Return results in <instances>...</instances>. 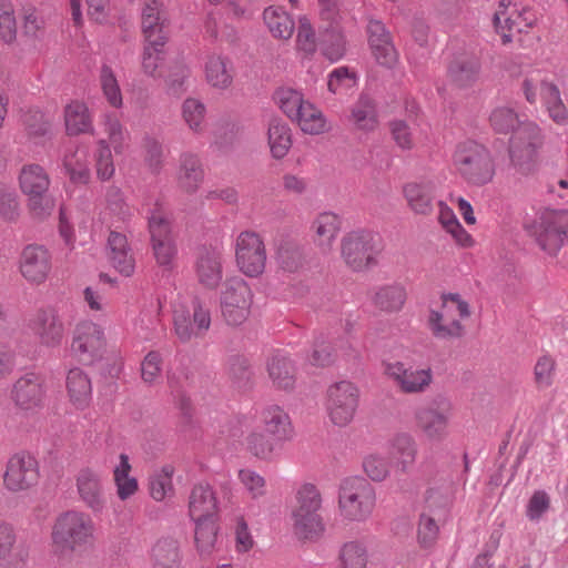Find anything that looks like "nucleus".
<instances>
[{
	"instance_id": "obj_35",
	"label": "nucleus",
	"mask_w": 568,
	"mask_h": 568,
	"mask_svg": "<svg viewBox=\"0 0 568 568\" xmlns=\"http://www.w3.org/2000/svg\"><path fill=\"white\" fill-rule=\"evenodd\" d=\"M63 168L74 184H87L91 178L89 152L84 146L68 150L63 158Z\"/></svg>"
},
{
	"instance_id": "obj_7",
	"label": "nucleus",
	"mask_w": 568,
	"mask_h": 568,
	"mask_svg": "<svg viewBox=\"0 0 568 568\" xmlns=\"http://www.w3.org/2000/svg\"><path fill=\"white\" fill-rule=\"evenodd\" d=\"M379 252V237L372 231L355 230L342 237L341 256L345 264L355 272L375 266Z\"/></svg>"
},
{
	"instance_id": "obj_49",
	"label": "nucleus",
	"mask_w": 568,
	"mask_h": 568,
	"mask_svg": "<svg viewBox=\"0 0 568 568\" xmlns=\"http://www.w3.org/2000/svg\"><path fill=\"white\" fill-rule=\"evenodd\" d=\"M207 82L215 88L225 89L232 83V73L229 61L222 57H210L205 65Z\"/></svg>"
},
{
	"instance_id": "obj_43",
	"label": "nucleus",
	"mask_w": 568,
	"mask_h": 568,
	"mask_svg": "<svg viewBox=\"0 0 568 568\" xmlns=\"http://www.w3.org/2000/svg\"><path fill=\"white\" fill-rule=\"evenodd\" d=\"M131 216V210L120 189L111 186L105 194V206L102 219L105 223L125 222Z\"/></svg>"
},
{
	"instance_id": "obj_5",
	"label": "nucleus",
	"mask_w": 568,
	"mask_h": 568,
	"mask_svg": "<svg viewBox=\"0 0 568 568\" xmlns=\"http://www.w3.org/2000/svg\"><path fill=\"white\" fill-rule=\"evenodd\" d=\"M19 184L27 196V206L32 217L44 220L54 209V201L49 194L50 178L39 164H27L19 174Z\"/></svg>"
},
{
	"instance_id": "obj_11",
	"label": "nucleus",
	"mask_w": 568,
	"mask_h": 568,
	"mask_svg": "<svg viewBox=\"0 0 568 568\" xmlns=\"http://www.w3.org/2000/svg\"><path fill=\"white\" fill-rule=\"evenodd\" d=\"M252 305V291L241 277H231L221 293V312L231 326L242 325L248 317Z\"/></svg>"
},
{
	"instance_id": "obj_28",
	"label": "nucleus",
	"mask_w": 568,
	"mask_h": 568,
	"mask_svg": "<svg viewBox=\"0 0 568 568\" xmlns=\"http://www.w3.org/2000/svg\"><path fill=\"white\" fill-rule=\"evenodd\" d=\"M65 388L71 405L80 410L89 407L92 400V382L81 368L70 369L65 378Z\"/></svg>"
},
{
	"instance_id": "obj_61",
	"label": "nucleus",
	"mask_w": 568,
	"mask_h": 568,
	"mask_svg": "<svg viewBox=\"0 0 568 568\" xmlns=\"http://www.w3.org/2000/svg\"><path fill=\"white\" fill-rule=\"evenodd\" d=\"M296 47L298 51L305 54H313L316 51L315 31L306 17L298 19Z\"/></svg>"
},
{
	"instance_id": "obj_9",
	"label": "nucleus",
	"mask_w": 568,
	"mask_h": 568,
	"mask_svg": "<svg viewBox=\"0 0 568 568\" xmlns=\"http://www.w3.org/2000/svg\"><path fill=\"white\" fill-rule=\"evenodd\" d=\"M358 404L359 389L349 381L336 382L326 389L325 409L335 426H347L354 419Z\"/></svg>"
},
{
	"instance_id": "obj_31",
	"label": "nucleus",
	"mask_w": 568,
	"mask_h": 568,
	"mask_svg": "<svg viewBox=\"0 0 568 568\" xmlns=\"http://www.w3.org/2000/svg\"><path fill=\"white\" fill-rule=\"evenodd\" d=\"M178 184L186 193H194L199 190L204 180V170L196 154L184 152L180 156L178 171Z\"/></svg>"
},
{
	"instance_id": "obj_21",
	"label": "nucleus",
	"mask_w": 568,
	"mask_h": 568,
	"mask_svg": "<svg viewBox=\"0 0 568 568\" xmlns=\"http://www.w3.org/2000/svg\"><path fill=\"white\" fill-rule=\"evenodd\" d=\"M194 273L197 282L215 290L223 278V253L216 247H202L196 254Z\"/></svg>"
},
{
	"instance_id": "obj_36",
	"label": "nucleus",
	"mask_w": 568,
	"mask_h": 568,
	"mask_svg": "<svg viewBox=\"0 0 568 568\" xmlns=\"http://www.w3.org/2000/svg\"><path fill=\"white\" fill-rule=\"evenodd\" d=\"M132 466L126 454L119 455L118 463L114 465L112 475L116 495L120 500H126L139 490L138 479L131 476Z\"/></svg>"
},
{
	"instance_id": "obj_46",
	"label": "nucleus",
	"mask_w": 568,
	"mask_h": 568,
	"mask_svg": "<svg viewBox=\"0 0 568 568\" xmlns=\"http://www.w3.org/2000/svg\"><path fill=\"white\" fill-rule=\"evenodd\" d=\"M283 443L275 440L274 436H270L265 430H253L246 437L247 449L257 458L268 460Z\"/></svg>"
},
{
	"instance_id": "obj_23",
	"label": "nucleus",
	"mask_w": 568,
	"mask_h": 568,
	"mask_svg": "<svg viewBox=\"0 0 568 568\" xmlns=\"http://www.w3.org/2000/svg\"><path fill=\"white\" fill-rule=\"evenodd\" d=\"M388 454L395 469L402 474H407L417 460L418 446L409 433L400 432L389 439Z\"/></svg>"
},
{
	"instance_id": "obj_10",
	"label": "nucleus",
	"mask_w": 568,
	"mask_h": 568,
	"mask_svg": "<svg viewBox=\"0 0 568 568\" xmlns=\"http://www.w3.org/2000/svg\"><path fill=\"white\" fill-rule=\"evenodd\" d=\"M534 234L542 251L556 255L568 243V210L547 209L541 212Z\"/></svg>"
},
{
	"instance_id": "obj_34",
	"label": "nucleus",
	"mask_w": 568,
	"mask_h": 568,
	"mask_svg": "<svg viewBox=\"0 0 568 568\" xmlns=\"http://www.w3.org/2000/svg\"><path fill=\"white\" fill-rule=\"evenodd\" d=\"M341 219L333 212L320 213L312 223L315 243L323 250L329 251L341 231Z\"/></svg>"
},
{
	"instance_id": "obj_6",
	"label": "nucleus",
	"mask_w": 568,
	"mask_h": 568,
	"mask_svg": "<svg viewBox=\"0 0 568 568\" xmlns=\"http://www.w3.org/2000/svg\"><path fill=\"white\" fill-rule=\"evenodd\" d=\"M545 142L542 130L532 121H524L514 131L509 140V156L511 164L521 174L534 171Z\"/></svg>"
},
{
	"instance_id": "obj_26",
	"label": "nucleus",
	"mask_w": 568,
	"mask_h": 568,
	"mask_svg": "<svg viewBox=\"0 0 568 568\" xmlns=\"http://www.w3.org/2000/svg\"><path fill=\"white\" fill-rule=\"evenodd\" d=\"M109 260L113 267L124 276H131L135 270V257L126 236L111 232L108 237Z\"/></svg>"
},
{
	"instance_id": "obj_41",
	"label": "nucleus",
	"mask_w": 568,
	"mask_h": 568,
	"mask_svg": "<svg viewBox=\"0 0 568 568\" xmlns=\"http://www.w3.org/2000/svg\"><path fill=\"white\" fill-rule=\"evenodd\" d=\"M267 141L273 158L283 159L292 146L291 129L284 121L272 119L268 124Z\"/></svg>"
},
{
	"instance_id": "obj_18",
	"label": "nucleus",
	"mask_w": 568,
	"mask_h": 568,
	"mask_svg": "<svg viewBox=\"0 0 568 568\" xmlns=\"http://www.w3.org/2000/svg\"><path fill=\"white\" fill-rule=\"evenodd\" d=\"M47 390L43 379L34 374L27 373L17 379L11 389V399L14 405L26 412H33L43 407Z\"/></svg>"
},
{
	"instance_id": "obj_32",
	"label": "nucleus",
	"mask_w": 568,
	"mask_h": 568,
	"mask_svg": "<svg viewBox=\"0 0 568 568\" xmlns=\"http://www.w3.org/2000/svg\"><path fill=\"white\" fill-rule=\"evenodd\" d=\"M348 120L357 130L374 131L379 124L375 100L366 93L361 94L351 106Z\"/></svg>"
},
{
	"instance_id": "obj_47",
	"label": "nucleus",
	"mask_w": 568,
	"mask_h": 568,
	"mask_svg": "<svg viewBox=\"0 0 568 568\" xmlns=\"http://www.w3.org/2000/svg\"><path fill=\"white\" fill-rule=\"evenodd\" d=\"M368 551L359 541L345 542L338 552L336 568H367Z\"/></svg>"
},
{
	"instance_id": "obj_8",
	"label": "nucleus",
	"mask_w": 568,
	"mask_h": 568,
	"mask_svg": "<svg viewBox=\"0 0 568 568\" xmlns=\"http://www.w3.org/2000/svg\"><path fill=\"white\" fill-rule=\"evenodd\" d=\"M148 226L156 264L165 270H172L178 255V246L172 233L171 221L158 203L148 216Z\"/></svg>"
},
{
	"instance_id": "obj_25",
	"label": "nucleus",
	"mask_w": 568,
	"mask_h": 568,
	"mask_svg": "<svg viewBox=\"0 0 568 568\" xmlns=\"http://www.w3.org/2000/svg\"><path fill=\"white\" fill-rule=\"evenodd\" d=\"M217 498L209 484L195 485L189 497V515L192 520L215 519Z\"/></svg>"
},
{
	"instance_id": "obj_2",
	"label": "nucleus",
	"mask_w": 568,
	"mask_h": 568,
	"mask_svg": "<svg viewBox=\"0 0 568 568\" xmlns=\"http://www.w3.org/2000/svg\"><path fill=\"white\" fill-rule=\"evenodd\" d=\"M453 165L459 176L471 186H484L496 175L493 152L483 143L468 139L459 142L453 153Z\"/></svg>"
},
{
	"instance_id": "obj_44",
	"label": "nucleus",
	"mask_w": 568,
	"mask_h": 568,
	"mask_svg": "<svg viewBox=\"0 0 568 568\" xmlns=\"http://www.w3.org/2000/svg\"><path fill=\"white\" fill-rule=\"evenodd\" d=\"M64 121L67 132L70 135L87 133L92 130V120L88 106L79 101H73L65 106Z\"/></svg>"
},
{
	"instance_id": "obj_42",
	"label": "nucleus",
	"mask_w": 568,
	"mask_h": 568,
	"mask_svg": "<svg viewBox=\"0 0 568 568\" xmlns=\"http://www.w3.org/2000/svg\"><path fill=\"white\" fill-rule=\"evenodd\" d=\"M406 302V291L399 284L384 285L376 290L373 304L376 308L393 313L402 310Z\"/></svg>"
},
{
	"instance_id": "obj_60",
	"label": "nucleus",
	"mask_w": 568,
	"mask_h": 568,
	"mask_svg": "<svg viewBox=\"0 0 568 568\" xmlns=\"http://www.w3.org/2000/svg\"><path fill=\"white\" fill-rule=\"evenodd\" d=\"M20 216L19 196L14 189L0 186V217L9 223L18 221Z\"/></svg>"
},
{
	"instance_id": "obj_62",
	"label": "nucleus",
	"mask_w": 568,
	"mask_h": 568,
	"mask_svg": "<svg viewBox=\"0 0 568 568\" xmlns=\"http://www.w3.org/2000/svg\"><path fill=\"white\" fill-rule=\"evenodd\" d=\"M356 83V73L347 67H338L334 69L327 81L328 91L336 94L343 89H349Z\"/></svg>"
},
{
	"instance_id": "obj_15",
	"label": "nucleus",
	"mask_w": 568,
	"mask_h": 568,
	"mask_svg": "<svg viewBox=\"0 0 568 568\" xmlns=\"http://www.w3.org/2000/svg\"><path fill=\"white\" fill-rule=\"evenodd\" d=\"M39 476L37 459L29 453L19 452L7 462L3 485L10 491H23L34 486Z\"/></svg>"
},
{
	"instance_id": "obj_52",
	"label": "nucleus",
	"mask_w": 568,
	"mask_h": 568,
	"mask_svg": "<svg viewBox=\"0 0 568 568\" xmlns=\"http://www.w3.org/2000/svg\"><path fill=\"white\" fill-rule=\"evenodd\" d=\"M104 132L108 135V144L112 145L116 154H121L128 146L129 132L121 124L120 120L112 114H106L103 121Z\"/></svg>"
},
{
	"instance_id": "obj_39",
	"label": "nucleus",
	"mask_w": 568,
	"mask_h": 568,
	"mask_svg": "<svg viewBox=\"0 0 568 568\" xmlns=\"http://www.w3.org/2000/svg\"><path fill=\"white\" fill-rule=\"evenodd\" d=\"M150 558L154 568H179L181 552L178 540L164 537L152 546Z\"/></svg>"
},
{
	"instance_id": "obj_30",
	"label": "nucleus",
	"mask_w": 568,
	"mask_h": 568,
	"mask_svg": "<svg viewBox=\"0 0 568 568\" xmlns=\"http://www.w3.org/2000/svg\"><path fill=\"white\" fill-rule=\"evenodd\" d=\"M409 209L419 215H429L434 209V187L427 181H413L403 186Z\"/></svg>"
},
{
	"instance_id": "obj_24",
	"label": "nucleus",
	"mask_w": 568,
	"mask_h": 568,
	"mask_svg": "<svg viewBox=\"0 0 568 568\" xmlns=\"http://www.w3.org/2000/svg\"><path fill=\"white\" fill-rule=\"evenodd\" d=\"M481 63L476 55H458L448 65L447 77L457 89H468L479 80Z\"/></svg>"
},
{
	"instance_id": "obj_54",
	"label": "nucleus",
	"mask_w": 568,
	"mask_h": 568,
	"mask_svg": "<svg viewBox=\"0 0 568 568\" xmlns=\"http://www.w3.org/2000/svg\"><path fill=\"white\" fill-rule=\"evenodd\" d=\"M489 123L496 133L507 134L521 123L517 112L509 106L495 108L489 116Z\"/></svg>"
},
{
	"instance_id": "obj_50",
	"label": "nucleus",
	"mask_w": 568,
	"mask_h": 568,
	"mask_svg": "<svg viewBox=\"0 0 568 568\" xmlns=\"http://www.w3.org/2000/svg\"><path fill=\"white\" fill-rule=\"evenodd\" d=\"M100 87L109 104L115 109L123 105L122 92L113 69L108 64H102L100 69Z\"/></svg>"
},
{
	"instance_id": "obj_13",
	"label": "nucleus",
	"mask_w": 568,
	"mask_h": 568,
	"mask_svg": "<svg viewBox=\"0 0 568 568\" xmlns=\"http://www.w3.org/2000/svg\"><path fill=\"white\" fill-rule=\"evenodd\" d=\"M105 348L104 332L91 322H79L73 331L71 353L84 365H91L102 358Z\"/></svg>"
},
{
	"instance_id": "obj_4",
	"label": "nucleus",
	"mask_w": 568,
	"mask_h": 568,
	"mask_svg": "<svg viewBox=\"0 0 568 568\" xmlns=\"http://www.w3.org/2000/svg\"><path fill=\"white\" fill-rule=\"evenodd\" d=\"M376 501V490L364 477H347L338 486V513L347 521H366L373 515Z\"/></svg>"
},
{
	"instance_id": "obj_57",
	"label": "nucleus",
	"mask_w": 568,
	"mask_h": 568,
	"mask_svg": "<svg viewBox=\"0 0 568 568\" xmlns=\"http://www.w3.org/2000/svg\"><path fill=\"white\" fill-rule=\"evenodd\" d=\"M205 113V105L197 99L189 98L182 104L183 120L195 133L203 131Z\"/></svg>"
},
{
	"instance_id": "obj_3",
	"label": "nucleus",
	"mask_w": 568,
	"mask_h": 568,
	"mask_svg": "<svg viewBox=\"0 0 568 568\" xmlns=\"http://www.w3.org/2000/svg\"><path fill=\"white\" fill-rule=\"evenodd\" d=\"M440 308L430 310L427 327L439 341L459 339L465 335L462 321L471 315L470 306L458 293H444L440 296Z\"/></svg>"
},
{
	"instance_id": "obj_12",
	"label": "nucleus",
	"mask_w": 568,
	"mask_h": 568,
	"mask_svg": "<svg viewBox=\"0 0 568 568\" xmlns=\"http://www.w3.org/2000/svg\"><path fill=\"white\" fill-rule=\"evenodd\" d=\"M235 262L239 270L248 277L263 274L266 266V247L262 236L253 231H243L234 244Z\"/></svg>"
},
{
	"instance_id": "obj_17",
	"label": "nucleus",
	"mask_w": 568,
	"mask_h": 568,
	"mask_svg": "<svg viewBox=\"0 0 568 568\" xmlns=\"http://www.w3.org/2000/svg\"><path fill=\"white\" fill-rule=\"evenodd\" d=\"M75 487L81 503L93 514L106 508L108 499L101 475L90 468H81L75 476Z\"/></svg>"
},
{
	"instance_id": "obj_27",
	"label": "nucleus",
	"mask_w": 568,
	"mask_h": 568,
	"mask_svg": "<svg viewBox=\"0 0 568 568\" xmlns=\"http://www.w3.org/2000/svg\"><path fill=\"white\" fill-rule=\"evenodd\" d=\"M165 17L160 2L148 0L142 9V31L149 44H165Z\"/></svg>"
},
{
	"instance_id": "obj_16",
	"label": "nucleus",
	"mask_w": 568,
	"mask_h": 568,
	"mask_svg": "<svg viewBox=\"0 0 568 568\" xmlns=\"http://www.w3.org/2000/svg\"><path fill=\"white\" fill-rule=\"evenodd\" d=\"M28 328L42 346L51 348L60 346L65 334L59 312L50 306L38 308L29 320Z\"/></svg>"
},
{
	"instance_id": "obj_56",
	"label": "nucleus",
	"mask_w": 568,
	"mask_h": 568,
	"mask_svg": "<svg viewBox=\"0 0 568 568\" xmlns=\"http://www.w3.org/2000/svg\"><path fill=\"white\" fill-rule=\"evenodd\" d=\"M275 101L291 120L298 115V111L306 102L300 91L291 88L278 89L275 92Z\"/></svg>"
},
{
	"instance_id": "obj_38",
	"label": "nucleus",
	"mask_w": 568,
	"mask_h": 568,
	"mask_svg": "<svg viewBox=\"0 0 568 568\" xmlns=\"http://www.w3.org/2000/svg\"><path fill=\"white\" fill-rule=\"evenodd\" d=\"M293 532L301 540H315L320 538L325 525L321 514L292 510Z\"/></svg>"
},
{
	"instance_id": "obj_59",
	"label": "nucleus",
	"mask_w": 568,
	"mask_h": 568,
	"mask_svg": "<svg viewBox=\"0 0 568 568\" xmlns=\"http://www.w3.org/2000/svg\"><path fill=\"white\" fill-rule=\"evenodd\" d=\"M439 536L437 521L426 513L419 515L417 524V541L422 548H432Z\"/></svg>"
},
{
	"instance_id": "obj_51",
	"label": "nucleus",
	"mask_w": 568,
	"mask_h": 568,
	"mask_svg": "<svg viewBox=\"0 0 568 568\" xmlns=\"http://www.w3.org/2000/svg\"><path fill=\"white\" fill-rule=\"evenodd\" d=\"M173 466L165 465L150 477V495L154 500L162 501L173 494Z\"/></svg>"
},
{
	"instance_id": "obj_29",
	"label": "nucleus",
	"mask_w": 568,
	"mask_h": 568,
	"mask_svg": "<svg viewBox=\"0 0 568 568\" xmlns=\"http://www.w3.org/2000/svg\"><path fill=\"white\" fill-rule=\"evenodd\" d=\"M263 429L282 443L290 440L294 435V428L290 415L278 405L265 407L261 414Z\"/></svg>"
},
{
	"instance_id": "obj_19",
	"label": "nucleus",
	"mask_w": 568,
	"mask_h": 568,
	"mask_svg": "<svg viewBox=\"0 0 568 568\" xmlns=\"http://www.w3.org/2000/svg\"><path fill=\"white\" fill-rule=\"evenodd\" d=\"M417 429L432 443L443 442L448 436L449 414L436 403H430L415 412Z\"/></svg>"
},
{
	"instance_id": "obj_37",
	"label": "nucleus",
	"mask_w": 568,
	"mask_h": 568,
	"mask_svg": "<svg viewBox=\"0 0 568 568\" xmlns=\"http://www.w3.org/2000/svg\"><path fill=\"white\" fill-rule=\"evenodd\" d=\"M540 100L548 116L556 124L566 125L568 123V110L556 83L551 81L541 82Z\"/></svg>"
},
{
	"instance_id": "obj_58",
	"label": "nucleus",
	"mask_w": 568,
	"mask_h": 568,
	"mask_svg": "<svg viewBox=\"0 0 568 568\" xmlns=\"http://www.w3.org/2000/svg\"><path fill=\"white\" fill-rule=\"evenodd\" d=\"M508 0H501L498 9L494 13V26L496 31L501 36L503 43H509L511 41V33L517 32V27L514 26L515 16L514 12H508Z\"/></svg>"
},
{
	"instance_id": "obj_22",
	"label": "nucleus",
	"mask_w": 568,
	"mask_h": 568,
	"mask_svg": "<svg viewBox=\"0 0 568 568\" xmlns=\"http://www.w3.org/2000/svg\"><path fill=\"white\" fill-rule=\"evenodd\" d=\"M367 34L369 49L376 62L383 67L393 68L398 54L385 26L381 21L372 20L367 26Z\"/></svg>"
},
{
	"instance_id": "obj_53",
	"label": "nucleus",
	"mask_w": 568,
	"mask_h": 568,
	"mask_svg": "<svg viewBox=\"0 0 568 568\" xmlns=\"http://www.w3.org/2000/svg\"><path fill=\"white\" fill-rule=\"evenodd\" d=\"M296 506L293 510L320 514L322 508V495L314 484L305 483L295 495Z\"/></svg>"
},
{
	"instance_id": "obj_14",
	"label": "nucleus",
	"mask_w": 568,
	"mask_h": 568,
	"mask_svg": "<svg viewBox=\"0 0 568 568\" xmlns=\"http://www.w3.org/2000/svg\"><path fill=\"white\" fill-rule=\"evenodd\" d=\"M384 374L404 394H420L426 392L433 383L430 367H407L400 361L384 362Z\"/></svg>"
},
{
	"instance_id": "obj_48",
	"label": "nucleus",
	"mask_w": 568,
	"mask_h": 568,
	"mask_svg": "<svg viewBox=\"0 0 568 568\" xmlns=\"http://www.w3.org/2000/svg\"><path fill=\"white\" fill-rule=\"evenodd\" d=\"M195 523L194 539L197 551L211 555L217 540V526L215 519L193 520Z\"/></svg>"
},
{
	"instance_id": "obj_63",
	"label": "nucleus",
	"mask_w": 568,
	"mask_h": 568,
	"mask_svg": "<svg viewBox=\"0 0 568 568\" xmlns=\"http://www.w3.org/2000/svg\"><path fill=\"white\" fill-rule=\"evenodd\" d=\"M365 474L374 481H383L389 475L388 460L377 454L368 455L363 462Z\"/></svg>"
},
{
	"instance_id": "obj_20",
	"label": "nucleus",
	"mask_w": 568,
	"mask_h": 568,
	"mask_svg": "<svg viewBox=\"0 0 568 568\" xmlns=\"http://www.w3.org/2000/svg\"><path fill=\"white\" fill-rule=\"evenodd\" d=\"M20 273L32 285L44 283L51 271V256L42 245H28L23 248L20 262Z\"/></svg>"
},
{
	"instance_id": "obj_45",
	"label": "nucleus",
	"mask_w": 568,
	"mask_h": 568,
	"mask_svg": "<svg viewBox=\"0 0 568 568\" xmlns=\"http://www.w3.org/2000/svg\"><path fill=\"white\" fill-rule=\"evenodd\" d=\"M293 121L297 122L301 130L308 134H322L328 130L323 112L308 101L305 102Z\"/></svg>"
},
{
	"instance_id": "obj_40",
	"label": "nucleus",
	"mask_w": 568,
	"mask_h": 568,
	"mask_svg": "<svg viewBox=\"0 0 568 568\" xmlns=\"http://www.w3.org/2000/svg\"><path fill=\"white\" fill-rule=\"evenodd\" d=\"M263 20L274 38L287 40L292 37L295 24L283 7H267L264 9Z\"/></svg>"
},
{
	"instance_id": "obj_64",
	"label": "nucleus",
	"mask_w": 568,
	"mask_h": 568,
	"mask_svg": "<svg viewBox=\"0 0 568 568\" xmlns=\"http://www.w3.org/2000/svg\"><path fill=\"white\" fill-rule=\"evenodd\" d=\"M45 21L38 10L27 6L22 10V29L26 36L38 38L43 33Z\"/></svg>"
},
{
	"instance_id": "obj_55",
	"label": "nucleus",
	"mask_w": 568,
	"mask_h": 568,
	"mask_svg": "<svg viewBox=\"0 0 568 568\" xmlns=\"http://www.w3.org/2000/svg\"><path fill=\"white\" fill-rule=\"evenodd\" d=\"M95 171L101 181H109L115 172L111 148L105 139L97 142L94 152Z\"/></svg>"
},
{
	"instance_id": "obj_33",
	"label": "nucleus",
	"mask_w": 568,
	"mask_h": 568,
	"mask_svg": "<svg viewBox=\"0 0 568 568\" xmlns=\"http://www.w3.org/2000/svg\"><path fill=\"white\" fill-rule=\"evenodd\" d=\"M268 377L278 389H292L296 382V368L293 361L281 353H275L267 362Z\"/></svg>"
},
{
	"instance_id": "obj_1",
	"label": "nucleus",
	"mask_w": 568,
	"mask_h": 568,
	"mask_svg": "<svg viewBox=\"0 0 568 568\" xmlns=\"http://www.w3.org/2000/svg\"><path fill=\"white\" fill-rule=\"evenodd\" d=\"M95 544V524L84 511L70 509L61 513L51 529L52 554L59 560L70 559Z\"/></svg>"
}]
</instances>
